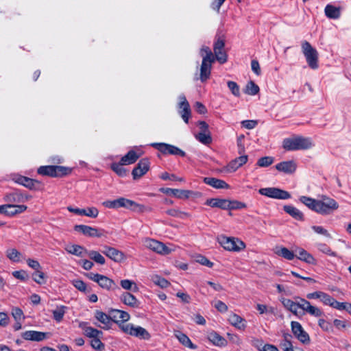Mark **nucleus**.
<instances>
[{
    "label": "nucleus",
    "mask_w": 351,
    "mask_h": 351,
    "mask_svg": "<svg viewBox=\"0 0 351 351\" xmlns=\"http://www.w3.org/2000/svg\"><path fill=\"white\" fill-rule=\"evenodd\" d=\"M103 205L108 208L117 209L119 208H125L137 213L151 212L152 210V208L149 206L138 204L133 200L125 197L105 201L103 202Z\"/></svg>",
    "instance_id": "1"
},
{
    "label": "nucleus",
    "mask_w": 351,
    "mask_h": 351,
    "mask_svg": "<svg viewBox=\"0 0 351 351\" xmlns=\"http://www.w3.org/2000/svg\"><path fill=\"white\" fill-rule=\"evenodd\" d=\"M312 143L310 138L302 136L287 138L283 140L282 147L288 151L307 149L311 147Z\"/></svg>",
    "instance_id": "2"
},
{
    "label": "nucleus",
    "mask_w": 351,
    "mask_h": 351,
    "mask_svg": "<svg viewBox=\"0 0 351 351\" xmlns=\"http://www.w3.org/2000/svg\"><path fill=\"white\" fill-rule=\"evenodd\" d=\"M37 173L41 176L58 178L70 174L71 169L64 166L46 165L40 166L38 169Z\"/></svg>",
    "instance_id": "3"
},
{
    "label": "nucleus",
    "mask_w": 351,
    "mask_h": 351,
    "mask_svg": "<svg viewBox=\"0 0 351 351\" xmlns=\"http://www.w3.org/2000/svg\"><path fill=\"white\" fill-rule=\"evenodd\" d=\"M225 36L217 32L215 37L213 45L215 60H217L220 64H223L228 60V55L224 51Z\"/></svg>",
    "instance_id": "4"
},
{
    "label": "nucleus",
    "mask_w": 351,
    "mask_h": 351,
    "mask_svg": "<svg viewBox=\"0 0 351 351\" xmlns=\"http://www.w3.org/2000/svg\"><path fill=\"white\" fill-rule=\"evenodd\" d=\"M85 276L90 280L97 282L99 287L108 291L119 290L120 288L114 281L106 276L94 274L93 272L86 273Z\"/></svg>",
    "instance_id": "5"
},
{
    "label": "nucleus",
    "mask_w": 351,
    "mask_h": 351,
    "mask_svg": "<svg viewBox=\"0 0 351 351\" xmlns=\"http://www.w3.org/2000/svg\"><path fill=\"white\" fill-rule=\"evenodd\" d=\"M302 49L308 65L313 69L318 67V52L308 41L302 43Z\"/></svg>",
    "instance_id": "6"
},
{
    "label": "nucleus",
    "mask_w": 351,
    "mask_h": 351,
    "mask_svg": "<svg viewBox=\"0 0 351 351\" xmlns=\"http://www.w3.org/2000/svg\"><path fill=\"white\" fill-rule=\"evenodd\" d=\"M319 202V210L318 213L322 215H327L332 213L339 208L338 203L332 198L323 195Z\"/></svg>",
    "instance_id": "7"
},
{
    "label": "nucleus",
    "mask_w": 351,
    "mask_h": 351,
    "mask_svg": "<svg viewBox=\"0 0 351 351\" xmlns=\"http://www.w3.org/2000/svg\"><path fill=\"white\" fill-rule=\"evenodd\" d=\"M258 193L262 195L278 199H287L291 197L288 191L276 187L261 188Z\"/></svg>",
    "instance_id": "8"
},
{
    "label": "nucleus",
    "mask_w": 351,
    "mask_h": 351,
    "mask_svg": "<svg viewBox=\"0 0 351 351\" xmlns=\"http://www.w3.org/2000/svg\"><path fill=\"white\" fill-rule=\"evenodd\" d=\"M150 145L163 154H171L182 157L186 156V153L183 150L173 145L165 143H153Z\"/></svg>",
    "instance_id": "9"
},
{
    "label": "nucleus",
    "mask_w": 351,
    "mask_h": 351,
    "mask_svg": "<svg viewBox=\"0 0 351 351\" xmlns=\"http://www.w3.org/2000/svg\"><path fill=\"white\" fill-rule=\"evenodd\" d=\"M219 243L226 250L239 252L245 247V244L241 240L235 238L221 237Z\"/></svg>",
    "instance_id": "10"
},
{
    "label": "nucleus",
    "mask_w": 351,
    "mask_h": 351,
    "mask_svg": "<svg viewBox=\"0 0 351 351\" xmlns=\"http://www.w3.org/2000/svg\"><path fill=\"white\" fill-rule=\"evenodd\" d=\"M144 245L146 247L160 254L167 255L171 252V250L163 243L155 239H146L144 241Z\"/></svg>",
    "instance_id": "11"
},
{
    "label": "nucleus",
    "mask_w": 351,
    "mask_h": 351,
    "mask_svg": "<svg viewBox=\"0 0 351 351\" xmlns=\"http://www.w3.org/2000/svg\"><path fill=\"white\" fill-rule=\"evenodd\" d=\"M291 331L294 336L302 343L308 344L311 341L308 334L304 330L302 325L295 321L291 322Z\"/></svg>",
    "instance_id": "12"
},
{
    "label": "nucleus",
    "mask_w": 351,
    "mask_h": 351,
    "mask_svg": "<svg viewBox=\"0 0 351 351\" xmlns=\"http://www.w3.org/2000/svg\"><path fill=\"white\" fill-rule=\"evenodd\" d=\"M25 205H16L12 204H7L0 206V213L6 216L12 217L17 214L23 213L27 210Z\"/></svg>",
    "instance_id": "13"
},
{
    "label": "nucleus",
    "mask_w": 351,
    "mask_h": 351,
    "mask_svg": "<svg viewBox=\"0 0 351 351\" xmlns=\"http://www.w3.org/2000/svg\"><path fill=\"white\" fill-rule=\"evenodd\" d=\"M74 230L90 237H101L103 236L104 230L98 229L86 225H75Z\"/></svg>",
    "instance_id": "14"
},
{
    "label": "nucleus",
    "mask_w": 351,
    "mask_h": 351,
    "mask_svg": "<svg viewBox=\"0 0 351 351\" xmlns=\"http://www.w3.org/2000/svg\"><path fill=\"white\" fill-rule=\"evenodd\" d=\"M149 160L147 158L141 159L134 168L132 175L134 180L138 179L145 175L149 169Z\"/></svg>",
    "instance_id": "15"
},
{
    "label": "nucleus",
    "mask_w": 351,
    "mask_h": 351,
    "mask_svg": "<svg viewBox=\"0 0 351 351\" xmlns=\"http://www.w3.org/2000/svg\"><path fill=\"white\" fill-rule=\"evenodd\" d=\"M101 252L115 262H121L125 259V255L121 251L108 245H104Z\"/></svg>",
    "instance_id": "16"
},
{
    "label": "nucleus",
    "mask_w": 351,
    "mask_h": 351,
    "mask_svg": "<svg viewBox=\"0 0 351 351\" xmlns=\"http://www.w3.org/2000/svg\"><path fill=\"white\" fill-rule=\"evenodd\" d=\"M15 182L30 190H38L41 185L39 181L22 176H19Z\"/></svg>",
    "instance_id": "17"
},
{
    "label": "nucleus",
    "mask_w": 351,
    "mask_h": 351,
    "mask_svg": "<svg viewBox=\"0 0 351 351\" xmlns=\"http://www.w3.org/2000/svg\"><path fill=\"white\" fill-rule=\"evenodd\" d=\"M303 298H297L295 301H293L290 299L284 298L282 300V303L283 306L294 315H298V308H302V302L301 300H303Z\"/></svg>",
    "instance_id": "18"
},
{
    "label": "nucleus",
    "mask_w": 351,
    "mask_h": 351,
    "mask_svg": "<svg viewBox=\"0 0 351 351\" xmlns=\"http://www.w3.org/2000/svg\"><path fill=\"white\" fill-rule=\"evenodd\" d=\"M215 60H202L201 67H200V75L199 79L201 82H206L210 75L212 63H213Z\"/></svg>",
    "instance_id": "19"
},
{
    "label": "nucleus",
    "mask_w": 351,
    "mask_h": 351,
    "mask_svg": "<svg viewBox=\"0 0 351 351\" xmlns=\"http://www.w3.org/2000/svg\"><path fill=\"white\" fill-rule=\"evenodd\" d=\"M47 336V333L36 330H27L21 334V337L24 339L34 341H41Z\"/></svg>",
    "instance_id": "20"
},
{
    "label": "nucleus",
    "mask_w": 351,
    "mask_h": 351,
    "mask_svg": "<svg viewBox=\"0 0 351 351\" xmlns=\"http://www.w3.org/2000/svg\"><path fill=\"white\" fill-rule=\"evenodd\" d=\"M68 210L75 214L79 215H85L92 218H96L99 215V210L95 207H89L86 209L74 208L72 207H68Z\"/></svg>",
    "instance_id": "21"
},
{
    "label": "nucleus",
    "mask_w": 351,
    "mask_h": 351,
    "mask_svg": "<svg viewBox=\"0 0 351 351\" xmlns=\"http://www.w3.org/2000/svg\"><path fill=\"white\" fill-rule=\"evenodd\" d=\"M159 191L166 195H173L178 198H189L191 193L189 190L175 189L171 188H160Z\"/></svg>",
    "instance_id": "22"
},
{
    "label": "nucleus",
    "mask_w": 351,
    "mask_h": 351,
    "mask_svg": "<svg viewBox=\"0 0 351 351\" xmlns=\"http://www.w3.org/2000/svg\"><path fill=\"white\" fill-rule=\"evenodd\" d=\"M248 157L247 155H242L235 159L231 160L227 165L226 169L229 172H234L239 167L245 164L247 161Z\"/></svg>",
    "instance_id": "23"
},
{
    "label": "nucleus",
    "mask_w": 351,
    "mask_h": 351,
    "mask_svg": "<svg viewBox=\"0 0 351 351\" xmlns=\"http://www.w3.org/2000/svg\"><path fill=\"white\" fill-rule=\"evenodd\" d=\"M95 317L102 324H104L103 326H101L99 325L98 326L101 327V328L104 330H108L110 328L112 325V317L110 315H108L105 313L100 311H96L95 313Z\"/></svg>",
    "instance_id": "24"
},
{
    "label": "nucleus",
    "mask_w": 351,
    "mask_h": 351,
    "mask_svg": "<svg viewBox=\"0 0 351 351\" xmlns=\"http://www.w3.org/2000/svg\"><path fill=\"white\" fill-rule=\"evenodd\" d=\"M296 164L293 160L283 161L276 165V169L285 173L291 174L296 170Z\"/></svg>",
    "instance_id": "25"
},
{
    "label": "nucleus",
    "mask_w": 351,
    "mask_h": 351,
    "mask_svg": "<svg viewBox=\"0 0 351 351\" xmlns=\"http://www.w3.org/2000/svg\"><path fill=\"white\" fill-rule=\"evenodd\" d=\"M205 204L213 208L228 210L230 203L229 200L226 199L210 198L206 201Z\"/></svg>",
    "instance_id": "26"
},
{
    "label": "nucleus",
    "mask_w": 351,
    "mask_h": 351,
    "mask_svg": "<svg viewBox=\"0 0 351 351\" xmlns=\"http://www.w3.org/2000/svg\"><path fill=\"white\" fill-rule=\"evenodd\" d=\"M112 322H114L117 324L123 323L127 322L130 319V315L125 311L118 310V309H112L110 311Z\"/></svg>",
    "instance_id": "27"
},
{
    "label": "nucleus",
    "mask_w": 351,
    "mask_h": 351,
    "mask_svg": "<svg viewBox=\"0 0 351 351\" xmlns=\"http://www.w3.org/2000/svg\"><path fill=\"white\" fill-rule=\"evenodd\" d=\"M296 255L295 256L302 261H304L306 263L311 264V265H316L317 261L315 258L306 250L302 249V248H297L295 250Z\"/></svg>",
    "instance_id": "28"
},
{
    "label": "nucleus",
    "mask_w": 351,
    "mask_h": 351,
    "mask_svg": "<svg viewBox=\"0 0 351 351\" xmlns=\"http://www.w3.org/2000/svg\"><path fill=\"white\" fill-rule=\"evenodd\" d=\"M301 302L302 303L301 305L302 309L304 311H306V313L315 317H320L323 315V312L321 309L316 306H312L308 300L304 299L301 300Z\"/></svg>",
    "instance_id": "29"
},
{
    "label": "nucleus",
    "mask_w": 351,
    "mask_h": 351,
    "mask_svg": "<svg viewBox=\"0 0 351 351\" xmlns=\"http://www.w3.org/2000/svg\"><path fill=\"white\" fill-rule=\"evenodd\" d=\"M205 184L215 189H229L230 186L223 180L213 177H205L203 179Z\"/></svg>",
    "instance_id": "30"
},
{
    "label": "nucleus",
    "mask_w": 351,
    "mask_h": 351,
    "mask_svg": "<svg viewBox=\"0 0 351 351\" xmlns=\"http://www.w3.org/2000/svg\"><path fill=\"white\" fill-rule=\"evenodd\" d=\"M80 328L84 331V334L90 338L100 337L103 335L102 331L99 330L90 326H87L86 322H81L79 324Z\"/></svg>",
    "instance_id": "31"
},
{
    "label": "nucleus",
    "mask_w": 351,
    "mask_h": 351,
    "mask_svg": "<svg viewBox=\"0 0 351 351\" xmlns=\"http://www.w3.org/2000/svg\"><path fill=\"white\" fill-rule=\"evenodd\" d=\"M121 300L125 305L133 308H138L140 305V302L129 292H124L121 297Z\"/></svg>",
    "instance_id": "32"
},
{
    "label": "nucleus",
    "mask_w": 351,
    "mask_h": 351,
    "mask_svg": "<svg viewBox=\"0 0 351 351\" xmlns=\"http://www.w3.org/2000/svg\"><path fill=\"white\" fill-rule=\"evenodd\" d=\"M300 201L309 209L318 213V210H319V202L318 199L306 196H301L300 197Z\"/></svg>",
    "instance_id": "33"
},
{
    "label": "nucleus",
    "mask_w": 351,
    "mask_h": 351,
    "mask_svg": "<svg viewBox=\"0 0 351 351\" xmlns=\"http://www.w3.org/2000/svg\"><path fill=\"white\" fill-rule=\"evenodd\" d=\"M231 325L239 330H244L246 327V321L237 314H232L228 318Z\"/></svg>",
    "instance_id": "34"
},
{
    "label": "nucleus",
    "mask_w": 351,
    "mask_h": 351,
    "mask_svg": "<svg viewBox=\"0 0 351 351\" xmlns=\"http://www.w3.org/2000/svg\"><path fill=\"white\" fill-rule=\"evenodd\" d=\"M283 210L285 213L291 215L293 218L298 221H304V215L303 213L297 208L291 206V205H285L283 207Z\"/></svg>",
    "instance_id": "35"
},
{
    "label": "nucleus",
    "mask_w": 351,
    "mask_h": 351,
    "mask_svg": "<svg viewBox=\"0 0 351 351\" xmlns=\"http://www.w3.org/2000/svg\"><path fill=\"white\" fill-rule=\"evenodd\" d=\"M324 12L326 16L331 19H337L341 16L340 8L335 7L331 4L326 5Z\"/></svg>",
    "instance_id": "36"
},
{
    "label": "nucleus",
    "mask_w": 351,
    "mask_h": 351,
    "mask_svg": "<svg viewBox=\"0 0 351 351\" xmlns=\"http://www.w3.org/2000/svg\"><path fill=\"white\" fill-rule=\"evenodd\" d=\"M131 335L144 340H149L151 338V335L149 332L145 328L139 326H133Z\"/></svg>",
    "instance_id": "37"
},
{
    "label": "nucleus",
    "mask_w": 351,
    "mask_h": 351,
    "mask_svg": "<svg viewBox=\"0 0 351 351\" xmlns=\"http://www.w3.org/2000/svg\"><path fill=\"white\" fill-rule=\"evenodd\" d=\"M141 154H138L134 150H130L121 158V162H122V164L125 165L133 164L141 157Z\"/></svg>",
    "instance_id": "38"
},
{
    "label": "nucleus",
    "mask_w": 351,
    "mask_h": 351,
    "mask_svg": "<svg viewBox=\"0 0 351 351\" xmlns=\"http://www.w3.org/2000/svg\"><path fill=\"white\" fill-rule=\"evenodd\" d=\"M66 252L69 254L83 257L86 254L88 253L87 250L84 249L82 246L79 245H69L65 247Z\"/></svg>",
    "instance_id": "39"
},
{
    "label": "nucleus",
    "mask_w": 351,
    "mask_h": 351,
    "mask_svg": "<svg viewBox=\"0 0 351 351\" xmlns=\"http://www.w3.org/2000/svg\"><path fill=\"white\" fill-rule=\"evenodd\" d=\"M23 196L22 193L15 191L9 193H7L4 196L5 202H8V204H14V203H22L23 202Z\"/></svg>",
    "instance_id": "40"
},
{
    "label": "nucleus",
    "mask_w": 351,
    "mask_h": 351,
    "mask_svg": "<svg viewBox=\"0 0 351 351\" xmlns=\"http://www.w3.org/2000/svg\"><path fill=\"white\" fill-rule=\"evenodd\" d=\"M175 336L178 339V341L184 346L189 348L191 349L195 350L197 348V346L193 344L191 339L184 333L180 331H176Z\"/></svg>",
    "instance_id": "41"
},
{
    "label": "nucleus",
    "mask_w": 351,
    "mask_h": 351,
    "mask_svg": "<svg viewBox=\"0 0 351 351\" xmlns=\"http://www.w3.org/2000/svg\"><path fill=\"white\" fill-rule=\"evenodd\" d=\"M208 338L209 341H210L213 344L217 346L223 347L227 344V341L226 340V339H224L218 333L214 331L208 333Z\"/></svg>",
    "instance_id": "42"
},
{
    "label": "nucleus",
    "mask_w": 351,
    "mask_h": 351,
    "mask_svg": "<svg viewBox=\"0 0 351 351\" xmlns=\"http://www.w3.org/2000/svg\"><path fill=\"white\" fill-rule=\"evenodd\" d=\"M67 309L68 307L66 306H57L56 308L52 311L53 319L58 323L62 322Z\"/></svg>",
    "instance_id": "43"
},
{
    "label": "nucleus",
    "mask_w": 351,
    "mask_h": 351,
    "mask_svg": "<svg viewBox=\"0 0 351 351\" xmlns=\"http://www.w3.org/2000/svg\"><path fill=\"white\" fill-rule=\"evenodd\" d=\"M276 253L278 256H280L289 261L293 260L295 256L293 251L289 250L288 248L285 247H281L276 252Z\"/></svg>",
    "instance_id": "44"
},
{
    "label": "nucleus",
    "mask_w": 351,
    "mask_h": 351,
    "mask_svg": "<svg viewBox=\"0 0 351 351\" xmlns=\"http://www.w3.org/2000/svg\"><path fill=\"white\" fill-rule=\"evenodd\" d=\"M122 162L120 161L119 163L114 162L111 165V169L121 177H125L127 175V170L123 166Z\"/></svg>",
    "instance_id": "45"
},
{
    "label": "nucleus",
    "mask_w": 351,
    "mask_h": 351,
    "mask_svg": "<svg viewBox=\"0 0 351 351\" xmlns=\"http://www.w3.org/2000/svg\"><path fill=\"white\" fill-rule=\"evenodd\" d=\"M195 138L204 145H209L212 143V137L210 132H199L196 134Z\"/></svg>",
    "instance_id": "46"
},
{
    "label": "nucleus",
    "mask_w": 351,
    "mask_h": 351,
    "mask_svg": "<svg viewBox=\"0 0 351 351\" xmlns=\"http://www.w3.org/2000/svg\"><path fill=\"white\" fill-rule=\"evenodd\" d=\"M88 255L89 258L92 260H93L97 263H99L100 265H104L106 263V260L104 257L99 253L97 251L92 250L88 252Z\"/></svg>",
    "instance_id": "47"
},
{
    "label": "nucleus",
    "mask_w": 351,
    "mask_h": 351,
    "mask_svg": "<svg viewBox=\"0 0 351 351\" xmlns=\"http://www.w3.org/2000/svg\"><path fill=\"white\" fill-rule=\"evenodd\" d=\"M121 287L125 290H131L134 292H136L138 290V287L135 282L130 280H122L120 282Z\"/></svg>",
    "instance_id": "48"
},
{
    "label": "nucleus",
    "mask_w": 351,
    "mask_h": 351,
    "mask_svg": "<svg viewBox=\"0 0 351 351\" xmlns=\"http://www.w3.org/2000/svg\"><path fill=\"white\" fill-rule=\"evenodd\" d=\"M259 87L253 81L249 82L245 87V93L250 95H255L259 92Z\"/></svg>",
    "instance_id": "49"
},
{
    "label": "nucleus",
    "mask_w": 351,
    "mask_h": 351,
    "mask_svg": "<svg viewBox=\"0 0 351 351\" xmlns=\"http://www.w3.org/2000/svg\"><path fill=\"white\" fill-rule=\"evenodd\" d=\"M200 55L202 57V60H215L214 54L211 49L207 46H202L200 49Z\"/></svg>",
    "instance_id": "50"
},
{
    "label": "nucleus",
    "mask_w": 351,
    "mask_h": 351,
    "mask_svg": "<svg viewBox=\"0 0 351 351\" xmlns=\"http://www.w3.org/2000/svg\"><path fill=\"white\" fill-rule=\"evenodd\" d=\"M7 257L13 262H19L21 256V254L16 249H8L6 252Z\"/></svg>",
    "instance_id": "51"
},
{
    "label": "nucleus",
    "mask_w": 351,
    "mask_h": 351,
    "mask_svg": "<svg viewBox=\"0 0 351 351\" xmlns=\"http://www.w3.org/2000/svg\"><path fill=\"white\" fill-rule=\"evenodd\" d=\"M32 278L36 283L39 285H43L46 282V276L40 269L35 271L32 274Z\"/></svg>",
    "instance_id": "52"
},
{
    "label": "nucleus",
    "mask_w": 351,
    "mask_h": 351,
    "mask_svg": "<svg viewBox=\"0 0 351 351\" xmlns=\"http://www.w3.org/2000/svg\"><path fill=\"white\" fill-rule=\"evenodd\" d=\"M274 161L271 156H265L259 158L256 165L260 167H267L270 166Z\"/></svg>",
    "instance_id": "53"
},
{
    "label": "nucleus",
    "mask_w": 351,
    "mask_h": 351,
    "mask_svg": "<svg viewBox=\"0 0 351 351\" xmlns=\"http://www.w3.org/2000/svg\"><path fill=\"white\" fill-rule=\"evenodd\" d=\"M152 280L161 288H166L169 285V282L165 278L157 275L152 278Z\"/></svg>",
    "instance_id": "54"
},
{
    "label": "nucleus",
    "mask_w": 351,
    "mask_h": 351,
    "mask_svg": "<svg viewBox=\"0 0 351 351\" xmlns=\"http://www.w3.org/2000/svg\"><path fill=\"white\" fill-rule=\"evenodd\" d=\"M179 113L181 115L184 121L186 123H188L191 113L190 106L185 105L184 109H179Z\"/></svg>",
    "instance_id": "55"
},
{
    "label": "nucleus",
    "mask_w": 351,
    "mask_h": 351,
    "mask_svg": "<svg viewBox=\"0 0 351 351\" xmlns=\"http://www.w3.org/2000/svg\"><path fill=\"white\" fill-rule=\"evenodd\" d=\"M317 247H318V250L327 254V255H329V256H337V254L335 252H332L331 250V249L330 248V247H328L326 244L325 243H319L317 245Z\"/></svg>",
    "instance_id": "56"
},
{
    "label": "nucleus",
    "mask_w": 351,
    "mask_h": 351,
    "mask_svg": "<svg viewBox=\"0 0 351 351\" xmlns=\"http://www.w3.org/2000/svg\"><path fill=\"white\" fill-rule=\"evenodd\" d=\"M229 203L230 204L228 210H236L246 208V204L245 203L237 200H229Z\"/></svg>",
    "instance_id": "57"
},
{
    "label": "nucleus",
    "mask_w": 351,
    "mask_h": 351,
    "mask_svg": "<svg viewBox=\"0 0 351 351\" xmlns=\"http://www.w3.org/2000/svg\"><path fill=\"white\" fill-rule=\"evenodd\" d=\"M228 87L230 90L231 93L236 97L240 96L239 86L238 84L233 81H228Z\"/></svg>",
    "instance_id": "58"
},
{
    "label": "nucleus",
    "mask_w": 351,
    "mask_h": 351,
    "mask_svg": "<svg viewBox=\"0 0 351 351\" xmlns=\"http://www.w3.org/2000/svg\"><path fill=\"white\" fill-rule=\"evenodd\" d=\"M311 228L316 232L317 234H322L326 237L331 238L330 234L328 231L320 226H313Z\"/></svg>",
    "instance_id": "59"
},
{
    "label": "nucleus",
    "mask_w": 351,
    "mask_h": 351,
    "mask_svg": "<svg viewBox=\"0 0 351 351\" xmlns=\"http://www.w3.org/2000/svg\"><path fill=\"white\" fill-rule=\"evenodd\" d=\"M320 300L324 304L329 305V306H332V305L334 302L335 298H333L328 294L322 291Z\"/></svg>",
    "instance_id": "60"
},
{
    "label": "nucleus",
    "mask_w": 351,
    "mask_h": 351,
    "mask_svg": "<svg viewBox=\"0 0 351 351\" xmlns=\"http://www.w3.org/2000/svg\"><path fill=\"white\" fill-rule=\"evenodd\" d=\"M72 285L79 291L82 292H86V283L79 279L73 280L72 281Z\"/></svg>",
    "instance_id": "61"
},
{
    "label": "nucleus",
    "mask_w": 351,
    "mask_h": 351,
    "mask_svg": "<svg viewBox=\"0 0 351 351\" xmlns=\"http://www.w3.org/2000/svg\"><path fill=\"white\" fill-rule=\"evenodd\" d=\"M319 327L324 331L330 332L332 330L331 324L324 319H319L318 321Z\"/></svg>",
    "instance_id": "62"
},
{
    "label": "nucleus",
    "mask_w": 351,
    "mask_h": 351,
    "mask_svg": "<svg viewBox=\"0 0 351 351\" xmlns=\"http://www.w3.org/2000/svg\"><path fill=\"white\" fill-rule=\"evenodd\" d=\"M12 315L16 321H21L24 319L23 312L19 308H14L12 310Z\"/></svg>",
    "instance_id": "63"
},
{
    "label": "nucleus",
    "mask_w": 351,
    "mask_h": 351,
    "mask_svg": "<svg viewBox=\"0 0 351 351\" xmlns=\"http://www.w3.org/2000/svg\"><path fill=\"white\" fill-rule=\"evenodd\" d=\"M196 261L200 263L202 265L207 266L208 267H212L213 266V263L210 262L206 257L204 256H198L196 258Z\"/></svg>",
    "instance_id": "64"
}]
</instances>
